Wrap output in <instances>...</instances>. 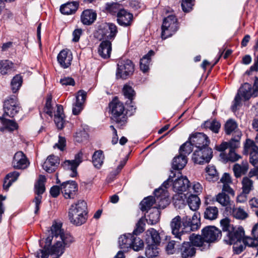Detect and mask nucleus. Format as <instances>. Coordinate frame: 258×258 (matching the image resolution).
<instances>
[{"mask_svg": "<svg viewBox=\"0 0 258 258\" xmlns=\"http://www.w3.org/2000/svg\"><path fill=\"white\" fill-rule=\"evenodd\" d=\"M221 227L224 232H226L228 237L229 244L233 245L234 253L239 254L242 252L246 246L243 240L244 231L240 228L236 229L233 225L230 223L228 218H225L220 221Z\"/></svg>", "mask_w": 258, "mask_h": 258, "instance_id": "nucleus-3", "label": "nucleus"}, {"mask_svg": "<svg viewBox=\"0 0 258 258\" xmlns=\"http://www.w3.org/2000/svg\"><path fill=\"white\" fill-rule=\"evenodd\" d=\"M232 215L236 219L242 220H245L248 216V213L240 207L233 208Z\"/></svg>", "mask_w": 258, "mask_h": 258, "instance_id": "nucleus-49", "label": "nucleus"}, {"mask_svg": "<svg viewBox=\"0 0 258 258\" xmlns=\"http://www.w3.org/2000/svg\"><path fill=\"white\" fill-rule=\"evenodd\" d=\"M135 66L129 59L123 60L118 62L116 74L117 79H126L133 74Z\"/></svg>", "mask_w": 258, "mask_h": 258, "instance_id": "nucleus-10", "label": "nucleus"}, {"mask_svg": "<svg viewBox=\"0 0 258 258\" xmlns=\"http://www.w3.org/2000/svg\"><path fill=\"white\" fill-rule=\"evenodd\" d=\"M98 32L101 35L100 40L104 39L111 41L115 38L117 33V29L115 24L111 23H106L100 26Z\"/></svg>", "mask_w": 258, "mask_h": 258, "instance_id": "nucleus-15", "label": "nucleus"}, {"mask_svg": "<svg viewBox=\"0 0 258 258\" xmlns=\"http://www.w3.org/2000/svg\"><path fill=\"white\" fill-rule=\"evenodd\" d=\"M179 242L175 240L170 241L166 246V251L168 254H173L175 252L176 247L178 246Z\"/></svg>", "mask_w": 258, "mask_h": 258, "instance_id": "nucleus-58", "label": "nucleus"}, {"mask_svg": "<svg viewBox=\"0 0 258 258\" xmlns=\"http://www.w3.org/2000/svg\"><path fill=\"white\" fill-rule=\"evenodd\" d=\"M12 165L16 169H25L28 166L29 162L25 154L22 152L19 151L14 156Z\"/></svg>", "mask_w": 258, "mask_h": 258, "instance_id": "nucleus-21", "label": "nucleus"}, {"mask_svg": "<svg viewBox=\"0 0 258 258\" xmlns=\"http://www.w3.org/2000/svg\"><path fill=\"white\" fill-rule=\"evenodd\" d=\"M159 254L157 244H147L146 248L145 254L148 258H153L157 256Z\"/></svg>", "mask_w": 258, "mask_h": 258, "instance_id": "nucleus-47", "label": "nucleus"}, {"mask_svg": "<svg viewBox=\"0 0 258 258\" xmlns=\"http://www.w3.org/2000/svg\"><path fill=\"white\" fill-rule=\"evenodd\" d=\"M105 8L108 13L112 15H116L117 17L121 11L123 10L122 6L116 3H107Z\"/></svg>", "mask_w": 258, "mask_h": 258, "instance_id": "nucleus-41", "label": "nucleus"}, {"mask_svg": "<svg viewBox=\"0 0 258 258\" xmlns=\"http://www.w3.org/2000/svg\"><path fill=\"white\" fill-rule=\"evenodd\" d=\"M197 149L193 153L192 159L195 163L203 164L210 162L213 157V151L209 147L210 140L204 134L197 133L189 137Z\"/></svg>", "mask_w": 258, "mask_h": 258, "instance_id": "nucleus-2", "label": "nucleus"}, {"mask_svg": "<svg viewBox=\"0 0 258 258\" xmlns=\"http://www.w3.org/2000/svg\"><path fill=\"white\" fill-rule=\"evenodd\" d=\"M204 128H209L214 133H218L221 127L220 123L216 120H207L203 124Z\"/></svg>", "mask_w": 258, "mask_h": 258, "instance_id": "nucleus-44", "label": "nucleus"}, {"mask_svg": "<svg viewBox=\"0 0 258 258\" xmlns=\"http://www.w3.org/2000/svg\"><path fill=\"white\" fill-rule=\"evenodd\" d=\"M180 249L182 258H192L196 254V249L189 242H184Z\"/></svg>", "mask_w": 258, "mask_h": 258, "instance_id": "nucleus-25", "label": "nucleus"}, {"mask_svg": "<svg viewBox=\"0 0 258 258\" xmlns=\"http://www.w3.org/2000/svg\"><path fill=\"white\" fill-rule=\"evenodd\" d=\"M22 82V77L19 75H17L13 78L11 81V87L13 93H16L20 89Z\"/></svg>", "mask_w": 258, "mask_h": 258, "instance_id": "nucleus-52", "label": "nucleus"}, {"mask_svg": "<svg viewBox=\"0 0 258 258\" xmlns=\"http://www.w3.org/2000/svg\"><path fill=\"white\" fill-rule=\"evenodd\" d=\"M241 135L240 132H235V135L228 142H222L220 145L216 146V149L219 152H224L228 148H229L230 150H235V149L239 147Z\"/></svg>", "mask_w": 258, "mask_h": 258, "instance_id": "nucleus-16", "label": "nucleus"}, {"mask_svg": "<svg viewBox=\"0 0 258 258\" xmlns=\"http://www.w3.org/2000/svg\"><path fill=\"white\" fill-rule=\"evenodd\" d=\"M253 86L254 90L252 89L250 84L245 83L240 87L233 101V105L231 106L232 111L235 112L237 107L241 104L242 98L245 101L248 100L252 95H254L255 92H258L257 78H255Z\"/></svg>", "mask_w": 258, "mask_h": 258, "instance_id": "nucleus-5", "label": "nucleus"}, {"mask_svg": "<svg viewBox=\"0 0 258 258\" xmlns=\"http://www.w3.org/2000/svg\"><path fill=\"white\" fill-rule=\"evenodd\" d=\"M1 14L2 15L1 21H4V22L9 20H12L14 17V14L12 12L8 9L4 8Z\"/></svg>", "mask_w": 258, "mask_h": 258, "instance_id": "nucleus-59", "label": "nucleus"}, {"mask_svg": "<svg viewBox=\"0 0 258 258\" xmlns=\"http://www.w3.org/2000/svg\"><path fill=\"white\" fill-rule=\"evenodd\" d=\"M43 248L37 253L38 258H48L50 253L60 256L64 252L65 246L74 241V238L61 229V224L53 223Z\"/></svg>", "mask_w": 258, "mask_h": 258, "instance_id": "nucleus-1", "label": "nucleus"}, {"mask_svg": "<svg viewBox=\"0 0 258 258\" xmlns=\"http://www.w3.org/2000/svg\"><path fill=\"white\" fill-rule=\"evenodd\" d=\"M14 67V63L9 60H2L0 61V73L5 75L10 72Z\"/></svg>", "mask_w": 258, "mask_h": 258, "instance_id": "nucleus-45", "label": "nucleus"}, {"mask_svg": "<svg viewBox=\"0 0 258 258\" xmlns=\"http://www.w3.org/2000/svg\"><path fill=\"white\" fill-rule=\"evenodd\" d=\"M82 155L81 153H79L76 155L75 159L66 160L62 164V166L65 169L70 170L72 171V173L70 174L71 177H73L77 176V168L82 162Z\"/></svg>", "mask_w": 258, "mask_h": 258, "instance_id": "nucleus-19", "label": "nucleus"}, {"mask_svg": "<svg viewBox=\"0 0 258 258\" xmlns=\"http://www.w3.org/2000/svg\"><path fill=\"white\" fill-rule=\"evenodd\" d=\"M133 19V15L123 9L118 14L117 20L120 25L126 27L131 24Z\"/></svg>", "mask_w": 258, "mask_h": 258, "instance_id": "nucleus-28", "label": "nucleus"}, {"mask_svg": "<svg viewBox=\"0 0 258 258\" xmlns=\"http://www.w3.org/2000/svg\"><path fill=\"white\" fill-rule=\"evenodd\" d=\"M189 187V181L186 176H181L174 180L172 183L173 190L178 194L186 191Z\"/></svg>", "mask_w": 258, "mask_h": 258, "instance_id": "nucleus-20", "label": "nucleus"}, {"mask_svg": "<svg viewBox=\"0 0 258 258\" xmlns=\"http://www.w3.org/2000/svg\"><path fill=\"white\" fill-rule=\"evenodd\" d=\"M243 240L245 246L256 247L258 246V239L256 238L246 237L244 238H243Z\"/></svg>", "mask_w": 258, "mask_h": 258, "instance_id": "nucleus-55", "label": "nucleus"}, {"mask_svg": "<svg viewBox=\"0 0 258 258\" xmlns=\"http://www.w3.org/2000/svg\"><path fill=\"white\" fill-rule=\"evenodd\" d=\"M66 147V139L64 138L61 136H59V140L57 143H56L53 147H57L60 150L63 151L64 147Z\"/></svg>", "mask_w": 258, "mask_h": 258, "instance_id": "nucleus-63", "label": "nucleus"}, {"mask_svg": "<svg viewBox=\"0 0 258 258\" xmlns=\"http://www.w3.org/2000/svg\"><path fill=\"white\" fill-rule=\"evenodd\" d=\"M164 206L159 205L158 208L154 207L153 211L150 212L146 219L147 223L150 225H154L158 222L160 218V212L159 209H164Z\"/></svg>", "mask_w": 258, "mask_h": 258, "instance_id": "nucleus-31", "label": "nucleus"}, {"mask_svg": "<svg viewBox=\"0 0 258 258\" xmlns=\"http://www.w3.org/2000/svg\"><path fill=\"white\" fill-rule=\"evenodd\" d=\"M190 210L187 211L185 215L182 219V223L186 232L195 231L199 228L200 226V213L195 212L190 214Z\"/></svg>", "mask_w": 258, "mask_h": 258, "instance_id": "nucleus-7", "label": "nucleus"}, {"mask_svg": "<svg viewBox=\"0 0 258 258\" xmlns=\"http://www.w3.org/2000/svg\"><path fill=\"white\" fill-rule=\"evenodd\" d=\"M178 29L177 19L174 16L170 15L164 18L162 26V38L166 39L171 36Z\"/></svg>", "mask_w": 258, "mask_h": 258, "instance_id": "nucleus-8", "label": "nucleus"}, {"mask_svg": "<svg viewBox=\"0 0 258 258\" xmlns=\"http://www.w3.org/2000/svg\"><path fill=\"white\" fill-rule=\"evenodd\" d=\"M248 169V164L246 161H243L241 164H235L233 170L236 177H239L245 174Z\"/></svg>", "mask_w": 258, "mask_h": 258, "instance_id": "nucleus-34", "label": "nucleus"}, {"mask_svg": "<svg viewBox=\"0 0 258 258\" xmlns=\"http://www.w3.org/2000/svg\"><path fill=\"white\" fill-rule=\"evenodd\" d=\"M97 14L92 10H84L81 16V22L86 25H91L96 20Z\"/></svg>", "mask_w": 258, "mask_h": 258, "instance_id": "nucleus-29", "label": "nucleus"}, {"mask_svg": "<svg viewBox=\"0 0 258 258\" xmlns=\"http://www.w3.org/2000/svg\"><path fill=\"white\" fill-rule=\"evenodd\" d=\"M146 219L142 217L139 219L136 225V228L133 231V234L136 235L142 233L145 230Z\"/></svg>", "mask_w": 258, "mask_h": 258, "instance_id": "nucleus-54", "label": "nucleus"}, {"mask_svg": "<svg viewBox=\"0 0 258 258\" xmlns=\"http://www.w3.org/2000/svg\"><path fill=\"white\" fill-rule=\"evenodd\" d=\"M59 164V159L58 156L53 155H49L43 163V168L48 173H52L56 170Z\"/></svg>", "mask_w": 258, "mask_h": 258, "instance_id": "nucleus-24", "label": "nucleus"}, {"mask_svg": "<svg viewBox=\"0 0 258 258\" xmlns=\"http://www.w3.org/2000/svg\"><path fill=\"white\" fill-rule=\"evenodd\" d=\"M79 5V4L78 2H68L61 6L60 11L64 15H71L76 12Z\"/></svg>", "mask_w": 258, "mask_h": 258, "instance_id": "nucleus-30", "label": "nucleus"}, {"mask_svg": "<svg viewBox=\"0 0 258 258\" xmlns=\"http://www.w3.org/2000/svg\"><path fill=\"white\" fill-rule=\"evenodd\" d=\"M225 131L227 135L233 133L235 135V132H239L236 122L232 119H228L225 124Z\"/></svg>", "mask_w": 258, "mask_h": 258, "instance_id": "nucleus-39", "label": "nucleus"}, {"mask_svg": "<svg viewBox=\"0 0 258 258\" xmlns=\"http://www.w3.org/2000/svg\"><path fill=\"white\" fill-rule=\"evenodd\" d=\"M194 145L192 144L190 140L186 141L181 146L179 149L180 154H183L186 157L189 155L192 151Z\"/></svg>", "mask_w": 258, "mask_h": 258, "instance_id": "nucleus-51", "label": "nucleus"}, {"mask_svg": "<svg viewBox=\"0 0 258 258\" xmlns=\"http://www.w3.org/2000/svg\"><path fill=\"white\" fill-rule=\"evenodd\" d=\"M161 238L158 231L153 229H149L146 231V242L147 244H157L160 243Z\"/></svg>", "mask_w": 258, "mask_h": 258, "instance_id": "nucleus-26", "label": "nucleus"}, {"mask_svg": "<svg viewBox=\"0 0 258 258\" xmlns=\"http://www.w3.org/2000/svg\"><path fill=\"white\" fill-rule=\"evenodd\" d=\"M57 59L60 66L66 69L71 64L73 56L69 50L63 49L58 53Z\"/></svg>", "mask_w": 258, "mask_h": 258, "instance_id": "nucleus-22", "label": "nucleus"}, {"mask_svg": "<svg viewBox=\"0 0 258 258\" xmlns=\"http://www.w3.org/2000/svg\"><path fill=\"white\" fill-rule=\"evenodd\" d=\"M3 123L6 128L11 131L16 130L18 126L17 123L13 120L5 119L3 120Z\"/></svg>", "mask_w": 258, "mask_h": 258, "instance_id": "nucleus-56", "label": "nucleus"}, {"mask_svg": "<svg viewBox=\"0 0 258 258\" xmlns=\"http://www.w3.org/2000/svg\"><path fill=\"white\" fill-rule=\"evenodd\" d=\"M221 235V231L215 226H207L202 230V236L207 243L215 241Z\"/></svg>", "mask_w": 258, "mask_h": 258, "instance_id": "nucleus-17", "label": "nucleus"}, {"mask_svg": "<svg viewBox=\"0 0 258 258\" xmlns=\"http://www.w3.org/2000/svg\"><path fill=\"white\" fill-rule=\"evenodd\" d=\"M186 163V157L179 153L178 156L175 157L173 159L172 168L175 170L182 169Z\"/></svg>", "mask_w": 258, "mask_h": 258, "instance_id": "nucleus-32", "label": "nucleus"}, {"mask_svg": "<svg viewBox=\"0 0 258 258\" xmlns=\"http://www.w3.org/2000/svg\"><path fill=\"white\" fill-rule=\"evenodd\" d=\"M216 201L223 207H227L230 205L229 196L225 192H221L216 196Z\"/></svg>", "mask_w": 258, "mask_h": 258, "instance_id": "nucleus-48", "label": "nucleus"}, {"mask_svg": "<svg viewBox=\"0 0 258 258\" xmlns=\"http://www.w3.org/2000/svg\"><path fill=\"white\" fill-rule=\"evenodd\" d=\"M186 238H188L190 241L189 242L193 246L202 247L204 245V243L206 242L204 237L199 235H195L192 234L189 236L186 235Z\"/></svg>", "mask_w": 258, "mask_h": 258, "instance_id": "nucleus-40", "label": "nucleus"}, {"mask_svg": "<svg viewBox=\"0 0 258 258\" xmlns=\"http://www.w3.org/2000/svg\"><path fill=\"white\" fill-rule=\"evenodd\" d=\"M244 152L249 155V162L254 167H258V147L255 143L247 139L244 144Z\"/></svg>", "mask_w": 258, "mask_h": 258, "instance_id": "nucleus-13", "label": "nucleus"}, {"mask_svg": "<svg viewBox=\"0 0 258 258\" xmlns=\"http://www.w3.org/2000/svg\"><path fill=\"white\" fill-rule=\"evenodd\" d=\"M253 189V181L247 176L242 180V189L244 193L249 194Z\"/></svg>", "mask_w": 258, "mask_h": 258, "instance_id": "nucleus-46", "label": "nucleus"}, {"mask_svg": "<svg viewBox=\"0 0 258 258\" xmlns=\"http://www.w3.org/2000/svg\"><path fill=\"white\" fill-rule=\"evenodd\" d=\"M132 234L127 233L120 236L118 238L119 246L121 249L131 248Z\"/></svg>", "mask_w": 258, "mask_h": 258, "instance_id": "nucleus-33", "label": "nucleus"}, {"mask_svg": "<svg viewBox=\"0 0 258 258\" xmlns=\"http://www.w3.org/2000/svg\"><path fill=\"white\" fill-rule=\"evenodd\" d=\"M218 210L216 207L209 206L206 209L204 212V217L209 220H214L217 218Z\"/></svg>", "mask_w": 258, "mask_h": 258, "instance_id": "nucleus-43", "label": "nucleus"}, {"mask_svg": "<svg viewBox=\"0 0 258 258\" xmlns=\"http://www.w3.org/2000/svg\"><path fill=\"white\" fill-rule=\"evenodd\" d=\"M220 156L224 161L225 162H235L238 160L241 156L235 152L234 150H229V153L226 154L224 151L220 152Z\"/></svg>", "mask_w": 258, "mask_h": 258, "instance_id": "nucleus-36", "label": "nucleus"}, {"mask_svg": "<svg viewBox=\"0 0 258 258\" xmlns=\"http://www.w3.org/2000/svg\"><path fill=\"white\" fill-rule=\"evenodd\" d=\"M4 114L14 117L20 110L21 107L15 95L8 96L4 101Z\"/></svg>", "mask_w": 258, "mask_h": 258, "instance_id": "nucleus-9", "label": "nucleus"}, {"mask_svg": "<svg viewBox=\"0 0 258 258\" xmlns=\"http://www.w3.org/2000/svg\"><path fill=\"white\" fill-rule=\"evenodd\" d=\"M111 50V41L104 40L99 45L98 53L103 58H107L110 56Z\"/></svg>", "mask_w": 258, "mask_h": 258, "instance_id": "nucleus-27", "label": "nucleus"}, {"mask_svg": "<svg viewBox=\"0 0 258 258\" xmlns=\"http://www.w3.org/2000/svg\"><path fill=\"white\" fill-rule=\"evenodd\" d=\"M164 192L165 189H163L162 187L156 189L154 191V195L156 199L152 196L144 198L140 204L141 210L144 212L150 209L158 200L162 199V197L165 196V195H163L165 194Z\"/></svg>", "mask_w": 258, "mask_h": 258, "instance_id": "nucleus-11", "label": "nucleus"}, {"mask_svg": "<svg viewBox=\"0 0 258 258\" xmlns=\"http://www.w3.org/2000/svg\"><path fill=\"white\" fill-rule=\"evenodd\" d=\"M45 181V177L44 176L40 175L39 176L38 182L35 185V194L37 195V196L35 197L33 202L35 204L34 213L36 215L38 214L40 205L41 203V195L45 191V190L44 185Z\"/></svg>", "mask_w": 258, "mask_h": 258, "instance_id": "nucleus-14", "label": "nucleus"}, {"mask_svg": "<svg viewBox=\"0 0 258 258\" xmlns=\"http://www.w3.org/2000/svg\"><path fill=\"white\" fill-rule=\"evenodd\" d=\"M112 113V118L120 125H123L126 122V116L123 114L124 107L123 104L117 100H113L109 104Z\"/></svg>", "mask_w": 258, "mask_h": 258, "instance_id": "nucleus-6", "label": "nucleus"}, {"mask_svg": "<svg viewBox=\"0 0 258 258\" xmlns=\"http://www.w3.org/2000/svg\"><path fill=\"white\" fill-rule=\"evenodd\" d=\"M122 91L124 97L128 99L130 103H132L135 94V92L132 87L127 85H125L123 88Z\"/></svg>", "mask_w": 258, "mask_h": 258, "instance_id": "nucleus-53", "label": "nucleus"}, {"mask_svg": "<svg viewBox=\"0 0 258 258\" xmlns=\"http://www.w3.org/2000/svg\"><path fill=\"white\" fill-rule=\"evenodd\" d=\"M181 220L180 217L177 216L172 220L170 223L172 234L175 235V238L180 240L186 239V235H187V232H185L186 229H184L182 225H181Z\"/></svg>", "mask_w": 258, "mask_h": 258, "instance_id": "nucleus-12", "label": "nucleus"}, {"mask_svg": "<svg viewBox=\"0 0 258 258\" xmlns=\"http://www.w3.org/2000/svg\"><path fill=\"white\" fill-rule=\"evenodd\" d=\"M132 243L131 248L135 251H139L143 248L144 242L137 235L132 234Z\"/></svg>", "mask_w": 258, "mask_h": 258, "instance_id": "nucleus-50", "label": "nucleus"}, {"mask_svg": "<svg viewBox=\"0 0 258 258\" xmlns=\"http://www.w3.org/2000/svg\"><path fill=\"white\" fill-rule=\"evenodd\" d=\"M154 54V51L151 50L148 53L145 55L140 60V69L146 73L149 70V66L151 61V57Z\"/></svg>", "mask_w": 258, "mask_h": 258, "instance_id": "nucleus-35", "label": "nucleus"}, {"mask_svg": "<svg viewBox=\"0 0 258 258\" xmlns=\"http://www.w3.org/2000/svg\"><path fill=\"white\" fill-rule=\"evenodd\" d=\"M54 120L58 129H62L63 127L64 122L63 115H54Z\"/></svg>", "mask_w": 258, "mask_h": 258, "instance_id": "nucleus-61", "label": "nucleus"}, {"mask_svg": "<svg viewBox=\"0 0 258 258\" xmlns=\"http://www.w3.org/2000/svg\"><path fill=\"white\" fill-rule=\"evenodd\" d=\"M87 93L84 90H80L76 96V101L73 104L72 111L74 115L79 114L83 108V104L86 98Z\"/></svg>", "mask_w": 258, "mask_h": 258, "instance_id": "nucleus-23", "label": "nucleus"}, {"mask_svg": "<svg viewBox=\"0 0 258 258\" xmlns=\"http://www.w3.org/2000/svg\"><path fill=\"white\" fill-rule=\"evenodd\" d=\"M88 138L87 133L84 130H82L77 132L75 135V140L77 142H82L86 140Z\"/></svg>", "mask_w": 258, "mask_h": 258, "instance_id": "nucleus-57", "label": "nucleus"}, {"mask_svg": "<svg viewBox=\"0 0 258 258\" xmlns=\"http://www.w3.org/2000/svg\"><path fill=\"white\" fill-rule=\"evenodd\" d=\"M206 178L209 181H215L218 178L217 171L214 166H208L206 168Z\"/></svg>", "mask_w": 258, "mask_h": 258, "instance_id": "nucleus-42", "label": "nucleus"}, {"mask_svg": "<svg viewBox=\"0 0 258 258\" xmlns=\"http://www.w3.org/2000/svg\"><path fill=\"white\" fill-rule=\"evenodd\" d=\"M78 189L75 181H67L61 184V190L66 199H74Z\"/></svg>", "mask_w": 258, "mask_h": 258, "instance_id": "nucleus-18", "label": "nucleus"}, {"mask_svg": "<svg viewBox=\"0 0 258 258\" xmlns=\"http://www.w3.org/2000/svg\"><path fill=\"white\" fill-rule=\"evenodd\" d=\"M193 0H182L181 7L184 12H189L193 6Z\"/></svg>", "mask_w": 258, "mask_h": 258, "instance_id": "nucleus-60", "label": "nucleus"}, {"mask_svg": "<svg viewBox=\"0 0 258 258\" xmlns=\"http://www.w3.org/2000/svg\"><path fill=\"white\" fill-rule=\"evenodd\" d=\"M59 82L62 85L64 86H74L75 84L74 80L71 77H64L61 79Z\"/></svg>", "mask_w": 258, "mask_h": 258, "instance_id": "nucleus-62", "label": "nucleus"}, {"mask_svg": "<svg viewBox=\"0 0 258 258\" xmlns=\"http://www.w3.org/2000/svg\"><path fill=\"white\" fill-rule=\"evenodd\" d=\"M187 202L190 210L196 211L199 209L201 201L198 196L190 195L188 197Z\"/></svg>", "mask_w": 258, "mask_h": 258, "instance_id": "nucleus-38", "label": "nucleus"}, {"mask_svg": "<svg viewBox=\"0 0 258 258\" xmlns=\"http://www.w3.org/2000/svg\"><path fill=\"white\" fill-rule=\"evenodd\" d=\"M61 186L59 187L57 185H54L51 187L50 189V194L53 198H56L60 194Z\"/></svg>", "mask_w": 258, "mask_h": 258, "instance_id": "nucleus-64", "label": "nucleus"}, {"mask_svg": "<svg viewBox=\"0 0 258 258\" xmlns=\"http://www.w3.org/2000/svg\"><path fill=\"white\" fill-rule=\"evenodd\" d=\"M104 156L101 150L95 151L92 156V162L94 166L97 168H100L104 161Z\"/></svg>", "mask_w": 258, "mask_h": 258, "instance_id": "nucleus-37", "label": "nucleus"}, {"mask_svg": "<svg viewBox=\"0 0 258 258\" xmlns=\"http://www.w3.org/2000/svg\"><path fill=\"white\" fill-rule=\"evenodd\" d=\"M87 209V203L83 200H79L77 203L72 205L68 213L71 223L76 226L85 223L88 218Z\"/></svg>", "mask_w": 258, "mask_h": 258, "instance_id": "nucleus-4", "label": "nucleus"}]
</instances>
